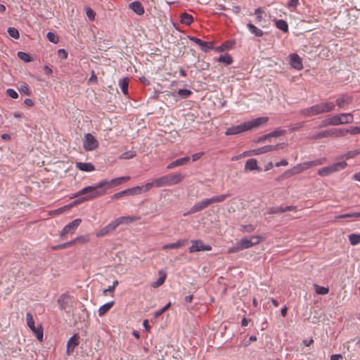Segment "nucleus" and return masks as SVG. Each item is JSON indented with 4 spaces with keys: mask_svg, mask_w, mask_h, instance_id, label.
<instances>
[{
    "mask_svg": "<svg viewBox=\"0 0 360 360\" xmlns=\"http://www.w3.org/2000/svg\"><path fill=\"white\" fill-rule=\"evenodd\" d=\"M105 194V188H103L101 181L94 186L84 187L77 193L74 194L72 198H78L72 204L77 205L82 202L90 200Z\"/></svg>",
    "mask_w": 360,
    "mask_h": 360,
    "instance_id": "1",
    "label": "nucleus"
},
{
    "mask_svg": "<svg viewBox=\"0 0 360 360\" xmlns=\"http://www.w3.org/2000/svg\"><path fill=\"white\" fill-rule=\"evenodd\" d=\"M335 109L333 102H322L309 108L301 110L299 113L304 117H312L319 114L329 112Z\"/></svg>",
    "mask_w": 360,
    "mask_h": 360,
    "instance_id": "2",
    "label": "nucleus"
},
{
    "mask_svg": "<svg viewBox=\"0 0 360 360\" xmlns=\"http://www.w3.org/2000/svg\"><path fill=\"white\" fill-rule=\"evenodd\" d=\"M184 179V176L180 173L172 175H164L155 179L157 188L171 186L181 183Z\"/></svg>",
    "mask_w": 360,
    "mask_h": 360,
    "instance_id": "3",
    "label": "nucleus"
},
{
    "mask_svg": "<svg viewBox=\"0 0 360 360\" xmlns=\"http://www.w3.org/2000/svg\"><path fill=\"white\" fill-rule=\"evenodd\" d=\"M353 121L354 117L352 113H340L339 115H335L330 117V121L328 124H330V126H336L352 123Z\"/></svg>",
    "mask_w": 360,
    "mask_h": 360,
    "instance_id": "4",
    "label": "nucleus"
},
{
    "mask_svg": "<svg viewBox=\"0 0 360 360\" xmlns=\"http://www.w3.org/2000/svg\"><path fill=\"white\" fill-rule=\"evenodd\" d=\"M347 165V164L345 161L338 162L319 169L317 173L321 176H326L340 169H345Z\"/></svg>",
    "mask_w": 360,
    "mask_h": 360,
    "instance_id": "5",
    "label": "nucleus"
},
{
    "mask_svg": "<svg viewBox=\"0 0 360 360\" xmlns=\"http://www.w3.org/2000/svg\"><path fill=\"white\" fill-rule=\"evenodd\" d=\"M83 147L86 151H91L98 147V142L91 134L84 135Z\"/></svg>",
    "mask_w": 360,
    "mask_h": 360,
    "instance_id": "6",
    "label": "nucleus"
},
{
    "mask_svg": "<svg viewBox=\"0 0 360 360\" xmlns=\"http://www.w3.org/2000/svg\"><path fill=\"white\" fill-rule=\"evenodd\" d=\"M285 147L284 143H279L276 144L275 146L272 145H267L264 146L263 147L256 148L254 150H251V154H253L255 155H259L261 154L266 153L273 150H278L279 149H283Z\"/></svg>",
    "mask_w": 360,
    "mask_h": 360,
    "instance_id": "7",
    "label": "nucleus"
},
{
    "mask_svg": "<svg viewBox=\"0 0 360 360\" xmlns=\"http://www.w3.org/2000/svg\"><path fill=\"white\" fill-rule=\"evenodd\" d=\"M142 191H143V187L137 186L116 193L111 197V198L112 199H117V198H122L124 195H139V194H141L142 193Z\"/></svg>",
    "mask_w": 360,
    "mask_h": 360,
    "instance_id": "8",
    "label": "nucleus"
},
{
    "mask_svg": "<svg viewBox=\"0 0 360 360\" xmlns=\"http://www.w3.org/2000/svg\"><path fill=\"white\" fill-rule=\"evenodd\" d=\"M262 238L258 236H252L250 238H243L238 242L241 250L251 248L252 246L259 243Z\"/></svg>",
    "mask_w": 360,
    "mask_h": 360,
    "instance_id": "9",
    "label": "nucleus"
},
{
    "mask_svg": "<svg viewBox=\"0 0 360 360\" xmlns=\"http://www.w3.org/2000/svg\"><path fill=\"white\" fill-rule=\"evenodd\" d=\"M191 246L189 248V252L193 253L199 251H209L211 250L212 247L209 245L203 244L201 240H191Z\"/></svg>",
    "mask_w": 360,
    "mask_h": 360,
    "instance_id": "10",
    "label": "nucleus"
},
{
    "mask_svg": "<svg viewBox=\"0 0 360 360\" xmlns=\"http://www.w3.org/2000/svg\"><path fill=\"white\" fill-rule=\"evenodd\" d=\"M129 179H130V176H126L117 177V178L113 179L110 181L103 180L101 181V183L102 184L103 188H105L106 190L108 188L116 186L117 185L122 184L124 181H129Z\"/></svg>",
    "mask_w": 360,
    "mask_h": 360,
    "instance_id": "11",
    "label": "nucleus"
},
{
    "mask_svg": "<svg viewBox=\"0 0 360 360\" xmlns=\"http://www.w3.org/2000/svg\"><path fill=\"white\" fill-rule=\"evenodd\" d=\"M74 298L67 294H62L58 300V303L61 309H67L72 306Z\"/></svg>",
    "mask_w": 360,
    "mask_h": 360,
    "instance_id": "12",
    "label": "nucleus"
},
{
    "mask_svg": "<svg viewBox=\"0 0 360 360\" xmlns=\"http://www.w3.org/2000/svg\"><path fill=\"white\" fill-rule=\"evenodd\" d=\"M82 222L81 219H76L68 224L61 231L60 236H64L68 233H73Z\"/></svg>",
    "mask_w": 360,
    "mask_h": 360,
    "instance_id": "13",
    "label": "nucleus"
},
{
    "mask_svg": "<svg viewBox=\"0 0 360 360\" xmlns=\"http://www.w3.org/2000/svg\"><path fill=\"white\" fill-rule=\"evenodd\" d=\"M269 120L268 117H259L253 120L245 122L247 130H250L252 128H257L266 124Z\"/></svg>",
    "mask_w": 360,
    "mask_h": 360,
    "instance_id": "14",
    "label": "nucleus"
},
{
    "mask_svg": "<svg viewBox=\"0 0 360 360\" xmlns=\"http://www.w3.org/2000/svg\"><path fill=\"white\" fill-rule=\"evenodd\" d=\"M211 205L210 198L204 199L202 201L196 202L188 211V214H193L200 212Z\"/></svg>",
    "mask_w": 360,
    "mask_h": 360,
    "instance_id": "15",
    "label": "nucleus"
},
{
    "mask_svg": "<svg viewBox=\"0 0 360 360\" xmlns=\"http://www.w3.org/2000/svg\"><path fill=\"white\" fill-rule=\"evenodd\" d=\"M117 226L114 221L106 225L105 226L101 229L98 231L96 233V236L98 238L103 237L108 234L109 233L117 229Z\"/></svg>",
    "mask_w": 360,
    "mask_h": 360,
    "instance_id": "16",
    "label": "nucleus"
},
{
    "mask_svg": "<svg viewBox=\"0 0 360 360\" xmlns=\"http://www.w3.org/2000/svg\"><path fill=\"white\" fill-rule=\"evenodd\" d=\"M309 168V165H307V162H305L295 165L291 169L287 170L285 172V175L287 176H291L294 174H299Z\"/></svg>",
    "mask_w": 360,
    "mask_h": 360,
    "instance_id": "17",
    "label": "nucleus"
},
{
    "mask_svg": "<svg viewBox=\"0 0 360 360\" xmlns=\"http://www.w3.org/2000/svg\"><path fill=\"white\" fill-rule=\"evenodd\" d=\"M246 131H248L246 125L245 123L243 122L239 125L232 126L227 128L226 131H225V134L227 136L235 135Z\"/></svg>",
    "mask_w": 360,
    "mask_h": 360,
    "instance_id": "18",
    "label": "nucleus"
},
{
    "mask_svg": "<svg viewBox=\"0 0 360 360\" xmlns=\"http://www.w3.org/2000/svg\"><path fill=\"white\" fill-rule=\"evenodd\" d=\"M190 39L198 44L202 51L207 52L213 49L212 42L205 41L195 37H191Z\"/></svg>",
    "mask_w": 360,
    "mask_h": 360,
    "instance_id": "19",
    "label": "nucleus"
},
{
    "mask_svg": "<svg viewBox=\"0 0 360 360\" xmlns=\"http://www.w3.org/2000/svg\"><path fill=\"white\" fill-rule=\"evenodd\" d=\"M290 64L292 68L300 70L303 68L301 58L295 53L290 56Z\"/></svg>",
    "mask_w": 360,
    "mask_h": 360,
    "instance_id": "20",
    "label": "nucleus"
},
{
    "mask_svg": "<svg viewBox=\"0 0 360 360\" xmlns=\"http://www.w3.org/2000/svg\"><path fill=\"white\" fill-rule=\"evenodd\" d=\"M140 219V217H136V216H123L117 218L115 221L117 224V226H120L122 224H129L136 221H138Z\"/></svg>",
    "mask_w": 360,
    "mask_h": 360,
    "instance_id": "21",
    "label": "nucleus"
},
{
    "mask_svg": "<svg viewBox=\"0 0 360 360\" xmlns=\"http://www.w3.org/2000/svg\"><path fill=\"white\" fill-rule=\"evenodd\" d=\"M352 101L353 99L352 96L347 94H344L336 99V104L339 108H343L345 105L350 104Z\"/></svg>",
    "mask_w": 360,
    "mask_h": 360,
    "instance_id": "22",
    "label": "nucleus"
},
{
    "mask_svg": "<svg viewBox=\"0 0 360 360\" xmlns=\"http://www.w3.org/2000/svg\"><path fill=\"white\" fill-rule=\"evenodd\" d=\"M295 209H296V207L292 206V205L286 206V207H283V206L275 207L270 208L268 210V214H279V213H283V212H285L287 211H292V210H295Z\"/></svg>",
    "mask_w": 360,
    "mask_h": 360,
    "instance_id": "23",
    "label": "nucleus"
},
{
    "mask_svg": "<svg viewBox=\"0 0 360 360\" xmlns=\"http://www.w3.org/2000/svg\"><path fill=\"white\" fill-rule=\"evenodd\" d=\"M79 345L78 335L75 334L72 335L68 342L67 344V352L70 354L75 349V347Z\"/></svg>",
    "mask_w": 360,
    "mask_h": 360,
    "instance_id": "24",
    "label": "nucleus"
},
{
    "mask_svg": "<svg viewBox=\"0 0 360 360\" xmlns=\"http://www.w3.org/2000/svg\"><path fill=\"white\" fill-rule=\"evenodd\" d=\"M190 158L189 157H184L180 159H178L174 162H170L167 166V169H170L175 167L186 165L189 162Z\"/></svg>",
    "mask_w": 360,
    "mask_h": 360,
    "instance_id": "25",
    "label": "nucleus"
},
{
    "mask_svg": "<svg viewBox=\"0 0 360 360\" xmlns=\"http://www.w3.org/2000/svg\"><path fill=\"white\" fill-rule=\"evenodd\" d=\"M245 171L258 170L261 171V169L257 165V162L255 159H249L246 161L245 165Z\"/></svg>",
    "mask_w": 360,
    "mask_h": 360,
    "instance_id": "26",
    "label": "nucleus"
},
{
    "mask_svg": "<svg viewBox=\"0 0 360 360\" xmlns=\"http://www.w3.org/2000/svg\"><path fill=\"white\" fill-rule=\"evenodd\" d=\"M76 167L84 172H91L95 170V167L91 162H77Z\"/></svg>",
    "mask_w": 360,
    "mask_h": 360,
    "instance_id": "27",
    "label": "nucleus"
},
{
    "mask_svg": "<svg viewBox=\"0 0 360 360\" xmlns=\"http://www.w3.org/2000/svg\"><path fill=\"white\" fill-rule=\"evenodd\" d=\"M130 9L138 15H142L144 13V8L139 1H134L129 5Z\"/></svg>",
    "mask_w": 360,
    "mask_h": 360,
    "instance_id": "28",
    "label": "nucleus"
},
{
    "mask_svg": "<svg viewBox=\"0 0 360 360\" xmlns=\"http://www.w3.org/2000/svg\"><path fill=\"white\" fill-rule=\"evenodd\" d=\"M330 136L342 137L348 134L347 129H330Z\"/></svg>",
    "mask_w": 360,
    "mask_h": 360,
    "instance_id": "29",
    "label": "nucleus"
},
{
    "mask_svg": "<svg viewBox=\"0 0 360 360\" xmlns=\"http://www.w3.org/2000/svg\"><path fill=\"white\" fill-rule=\"evenodd\" d=\"M329 136H330V129L321 131L318 133L311 134L310 136L309 139H312V140H317V139H323L325 137H329Z\"/></svg>",
    "mask_w": 360,
    "mask_h": 360,
    "instance_id": "30",
    "label": "nucleus"
},
{
    "mask_svg": "<svg viewBox=\"0 0 360 360\" xmlns=\"http://www.w3.org/2000/svg\"><path fill=\"white\" fill-rule=\"evenodd\" d=\"M129 79L128 77H124L120 80L119 86L122 89V93L124 95L128 94V86H129Z\"/></svg>",
    "mask_w": 360,
    "mask_h": 360,
    "instance_id": "31",
    "label": "nucleus"
},
{
    "mask_svg": "<svg viewBox=\"0 0 360 360\" xmlns=\"http://www.w3.org/2000/svg\"><path fill=\"white\" fill-rule=\"evenodd\" d=\"M113 304H114V302L112 301V302H108V303L103 304V306H101L98 309V315L100 316H103L105 314H106L112 308Z\"/></svg>",
    "mask_w": 360,
    "mask_h": 360,
    "instance_id": "32",
    "label": "nucleus"
},
{
    "mask_svg": "<svg viewBox=\"0 0 360 360\" xmlns=\"http://www.w3.org/2000/svg\"><path fill=\"white\" fill-rule=\"evenodd\" d=\"M159 274L160 275V278L157 280V281L153 283L151 285L153 288H158L159 286L162 285L165 281L167 276L166 274L162 271H160Z\"/></svg>",
    "mask_w": 360,
    "mask_h": 360,
    "instance_id": "33",
    "label": "nucleus"
},
{
    "mask_svg": "<svg viewBox=\"0 0 360 360\" xmlns=\"http://www.w3.org/2000/svg\"><path fill=\"white\" fill-rule=\"evenodd\" d=\"M180 20L181 23L189 25L192 23L193 18L187 13H183L180 15Z\"/></svg>",
    "mask_w": 360,
    "mask_h": 360,
    "instance_id": "34",
    "label": "nucleus"
},
{
    "mask_svg": "<svg viewBox=\"0 0 360 360\" xmlns=\"http://www.w3.org/2000/svg\"><path fill=\"white\" fill-rule=\"evenodd\" d=\"M247 27H248L250 32L255 34L256 37H262L264 34V32L262 30L257 28L250 22L247 25Z\"/></svg>",
    "mask_w": 360,
    "mask_h": 360,
    "instance_id": "35",
    "label": "nucleus"
},
{
    "mask_svg": "<svg viewBox=\"0 0 360 360\" xmlns=\"http://www.w3.org/2000/svg\"><path fill=\"white\" fill-rule=\"evenodd\" d=\"M327 162V159L326 158H321L307 162V165L309 167H314L319 165H322Z\"/></svg>",
    "mask_w": 360,
    "mask_h": 360,
    "instance_id": "36",
    "label": "nucleus"
},
{
    "mask_svg": "<svg viewBox=\"0 0 360 360\" xmlns=\"http://www.w3.org/2000/svg\"><path fill=\"white\" fill-rule=\"evenodd\" d=\"M230 196L229 193L222 194L220 195H214L210 198L211 204L224 202L227 197Z\"/></svg>",
    "mask_w": 360,
    "mask_h": 360,
    "instance_id": "37",
    "label": "nucleus"
},
{
    "mask_svg": "<svg viewBox=\"0 0 360 360\" xmlns=\"http://www.w3.org/2000/svg\"><path fill=\"white\" fill-rule=\"evenodd\" d=\"M276 25L279 30H281L285 32H287L288 31V23L286 22V21H285L283 20H277L276 22Z\"/></svg>",
    "mask_w": 360,
    "mask_h": 360,
    "instance_id": "38",
    "label": "nucleus"
},
{
    "mask_svg": "<svg viewBox=\"0 0 360 360\" xmlns=\"http://www.w3.org/2000/svg\"><path fill=\"white\" fill-rule=\"evenodd\" d=\"M349 240L352 245L360 243V234L352 233L349 236Z\"/></svg>",
    "mask_w": 360,
    "mask_h": 360,
    "instance_id": "39",
    "label": "nucleus"
},
{
    "mask_svg": "<svg viewBox=\"0 0 360 360\" xmlns=\"http://www.w3.org/2000/svg\"><path fill=\"white\" fill-rule=\"evenodd\" d=\"M89 240V238L88 236H80L75 238L74 240H72V242H73V245L76 243H88Z\"/></svg>",
    "mask_w": 360,
    "mask_h": 360,
    "instance_id": "40",
    "label": "nucleus"
},
{
    "mask_svg": "<svg viewBox=\"0 0 360 360\" xmlns=\"http://www.w3.org/2000/svg\"><path fill=\"white\" fill-rule=\"evenodd\" d=\"M26 321H27V324L30 327V328L32 331H34V328H35L34 321L32 315L30 313H27V314H26Z\"/></svg>",
    "mask_w": 360,
    "mask_h": 360,
    "instance_id": "41",
    "label": "nucleus"
},
{
    "mask_svg": "<svg viewBox=\"0 0 360 360\" xmlns=\"http://www.w3.org/2000/svg\"><path fill=\"white\" fill-rule=\"evenodd\" d=\"M218 61L230 65L232 63V58L229 54L221 55L218 58Z\"/></svg>",
    "mask_w": 360,
    "mask_h": 360,
    "instance_id": "42",
    "label": "nucleus"
},
{
    "mask_svg": "<svg viewBox=\"0 0 360 360\" xmlns=\"http://www.w3.org/2000/svg\"><path fill=\"white\" fill-rule=\"evenodd\" d=\"M18 56L19 57V58L22 60H23L24 62H30L32 61V57L30 56V54L27 53H25V52H22V51H19L18 53Z\"/></svg>",
    "mask_w": 360,
    "mask_h": 360,
    "instance_id": "43",
    "label": "nucleus"
},
{
    "mask_svg": "<svg viewBox=\"0 0 360 360\" xmlns=\"http://www.w3.org/2000/svg\"><path fill=\"white\" fill-rule=\"evenodd\" d=\"M360 217V212H352L345 214H341L335 217V219H347V218H353V217Z\"/></svg>",
    "mask_w": 360,
    "mask_h": 360,
    "instance_id": "44",
    "label": "nucleus"
},
{
    "mask_svg": "<svg viewBox=\"0 0 360 360\" xmlns=\"http://www.w3.org/2000/svg\"><path fill=\"white\" fill-rule=\"evenodd\" d=\"M316 293L318 295H326L329 292V289L328 288L321 287L318 285H314Z\"/></svg>",
    "mask_w": 360,
    "mask_h": 360,
    "instance_id": "45",
    "label": "nucleus"
},
{
    "mask_svg": "<svg viewBox=\"0 0 360 360\" xmlns=\"http://www.w3.org/2000/svg\"><path fill=\"white\" fill-rule=\"evenodd\" d=\"M72 245H73V242H72V240H70V241L67 242V243H62V244H60V245H56V246H53L51 248V249L53 250L65 249V248H69V247H70Z\"/></svg>",
    "mask_w": 360,
    "mask_h": 360,
    "instance_id": "46",
    "label": "nucleus"
},
{
    "mask_svg": "<svg viewBox=\"0 0 360 360\" xmlns=\"http://www.w3.org/2000/svg\"><path fill=\"white\" fill-rule=\"evenodd\" d=\"M358 155H360V148H359L354 150L349 151L344 155V157L346 159H350V158H354V157H356Z\"/></svg>",
    "mask_w": 360,
    "mask_h": 360,
    "instance_id": "47",
    "label": "nucleus"
},
{
    "mask_svg": "<svg viewBox=\"0 0 360 360\" xmlns=\"http://www.w3.org/2000/svg\"><path fill=\"white\" fill-rule=\"evenodd\" d=\"M8 33L10 35V37H11L15 39H18L20 37L18 30L15 27H8Z\"/></svg>",
    "mask_w": 360,
    "mask_h": 360,
    "instance_id": "48",
    "label": "nucleus"
},
{
    "mask_svg": "<svg viewBox=\"0 0 360 360\" xmlns=\"http://www.w3.org/2000/svg\"><path fill=\"white\" fill-rule=\"evenodd\" d=\"M18 91L20 94H23L27 96H30L31 94V91H30V89L28 87V85L25 83L20 85V86L18 88Z\"/></svg>",
    "mask_w": 360,
    "mask_h": 360,
    "instance_id": "49",
    "label": "nucleus"
},
{
    "mask_svg": "<svg viewBox=\"0 0 360 360\" xmlns=\"http://www.w3.org/2000/svg\"><path fill=\"white\" fill-rule=\"evenodd\" d=\"M192 94V91L189 89H179L178 94L184 98L189 97Z\"/></svg>",
    "mask_w": 360,
    "mask_h": 360,
    "instance_id": "50",
    "label": "nucleus"
},
{
    "mask_svg": "<svg viewBox=\"0 0 360 360\" xmlns=\"http://www.w3.org/2000/svg\"><path fill=\"white\" fill-rule=\"evenodd\" d=\"M46 37L49 41L56 44L58 41V37L53 32H49L46 34Z\"/></svg>",
    "mask_w": 360,
    "mask_h": 360,
    "instance_id": "51",
    "label": "nucleus"
},
{
    "mask_svg": "<svg viewBox=\"0 0 360 360\" xmlns=\"http://www.w3.org/2000/svg\"><path fill=\"white\" fill-rule=\"evenodd\" d=\"M155 183V179H154L151 182H148V183L146 184L143 186H142L143 187L142 192H146V191L150 190L152 188L156 187V184Z\"/></svg>",
    "mask_w": 360,
    "mask_h": 360,
    "instance_id": "52",
    "label": "nucleus"
},
{
    "mask_svg": "<svg viewBox=\"0 0 360 360\" xmlns=\"http://www.w3.org/2000/svg\"><path fill=\"white\" fill-rule=\"evenodd\" d=\"M34 333L35 334L37 338L39 340V341H42V339H43V330L41 328H34V331H33Z\"/></svg>",
    "mask_w": 360,
    "mask_h": 360,
    "instance_id": "53",
    "label": "nucleus"
},
{
    "mask_svg": "<svg viewBox=\"0 0 360 360\" xmlns=\"http://www.w3.org/2000/svg\"><path fill=\"white\" fill-rule=\"evenodd\" d=\"M135 156V153L134 152H125L120 156V158L127 160L131 159Z\"/></svg>",
    "mask_w": 360,
    "mask_h": 360,
    "instance_id": "54",
    "label": "nucleus"
},
{
    "mask_svg": "<svg viewBox=\"0 0 360 360\" xmlns=\"http://www.w3.org/2000/svg\"><path fill=\"white\" fill-rule=\"evenodd\" d=\"M171 305V303L169 302L167 303L164 307H162V309H160V310L158 311H156L155 312V316H160L162 314H163L167 309H168L169 308Z\"/></svg>",
    "mask_w": 360,
    "mask_h": 360,
    "instance_id": "55",
    "label": "nucleus"
},
{
    "mask_svg": "<svg viewBox=\"0 0 360 360\" xmlns=\"http://www.w3.org/2000/svg\"><path fill=\"white\" fill-rule=\"evenodd\" d=\"M86 14L91 20H94L96 13L91 8H87L86 9Z\"/></svg>",
    "mask_w": 360,
    "mask_h": 360,
    "instance_id": "56",
    "label": "nucleus"
},
{
    "mask_svg": "<svg viewBox=\"0 0 360 360\" xmlns=\"http://www.w3.org/2000/svg\"><path fill=\"white\" fill-rule=\"evenodd\" d=\"M347 131H348V134H360V127H351L349 129H347Z\"/></svg>",
    "mask_w": 360,
    "mask_h": 360,
    "instance_id": "57",
    "label": "nucleus"
},
{
    "mask_svg": "<svg viewBox=\"0 0 360 360\" xmlns=\"http://www.w3.org/2000/svg\"><path fill=\"white\" fill-rule=\"evenodd\" d=\"M6 93L12 98H17L18 97V93L13 89H8Z\"/></svg>",
    "mask_w": 360,
    "mask_h": 360,
    "instance_id": "58",
    "label": "nucleus"
},
{
    "mask_svg": "<svg viewBox=\"0 0 360 360\" xmlns=\"http://www.w3.org/2000/svg\"><path fill=\"white\" fill-rule=\"evenodd\" d=\"M242 231L250 233L255 230V226L252 224L242 226Z\"/></svg>",
    "mask_w": 360,
    "mask_h": 360,
    "instance_id": "59",
    "label": "nucleus"
},
{
    "mask_svg": "<svg viewBox=\"0 0 360 360\" xmlns=\"http://www.w3.org/2000/svg\"><path fill=\"white\" fill-rule=\"evenodd\" d=\"M262 12V9L261 8H257L255 11V14L257 15L256 20L257 22H260L262 20V15H260Z\"/></svg>",
    "mask_w": 360,
    "mask_h": 360,
    "instance_id": "60",
    "label": "nucleus"
},
{
    "mask_svg": "<svg viewBox=\"0 0 360 360\" xmlns=\"http://www.w3.org/2000/svg\"><path fill=\"white\" fill-rule=\"evenodd\" d=\"M188 243V240L184 239V240H179L174 243L176 248H179L180 247L184 246Z\"/></svg>",
    "mask_w": 360,
    "mask_h": 360,
    "instance_id": "61",
    "label": "nucleus"
},
{
    "mask_svg": "<svg viewBox=\"0 0 360 360\" xmlns=\"http://www.w3.org/2000/svg\"><path fill=\"white\" fill-rule=\"evenodd\" d=\"M283 133V130L276 129L268 134L269 135V138L270 137H278V136H281Z\"/></svg>",
    "mask_w": 360,
    "mask_h": 360,
    "instance_id": "62",
    "label": "nucleus"
},
{
    "mask_svg": "<svg viewBox=\"0 0 360 360\" xmlns=\"http://www.w3.org/2000/svg\"><path fill=\"white\" fill-rule=\"evenodd\" d=\"M298 4H299V0H289V1L288 3V6L289 8H290V7L295 8L297 6Z\"/></svg>",
    "mask_w": 360,
    "mask_h": 360,
    "instance_id": "63",
    "label": "nucleus"
},
{
    "mask_svg": "<svg viewBox=\"0 0 360 360\" xmlns=\"http://www.w3.org/2000/svg\"><path fill=\"white\" fill-rule=\"evenodd\" d=\"M58 54L59 57L65 59L68 57V53L64 49H59L58 51Z\"/></svg>",
    "mask_w": 360,
    "mask_h": 360,
    "instance_id": "64",
    "label": "nucleus"
}]
</instances>
